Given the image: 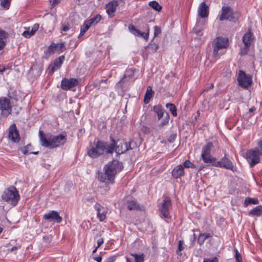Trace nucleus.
Masks as SVG:
<instances>
[{"label": "nucleus", "mask_w": 262, "mask_h": 262, "mask_svg": "<svg viewBox=\"0 0 262 262\" xmlns=\"http://www.w3.org/2000/svg\"><path fill=\"white\" fill-rule=\"evenodd\" d=\"M111 143L103 142L98 140L94 141L90 145V148L88 150V155L93 159L98 158L101 155L106 154H112L114 152L115 147V140L110 137Z\"/></svg>", "instance_id": "obj_1"}, {"label": "nucleus", "mask_w": 262, "mask_h": 262, "mask_svg": "<svg viewBox=\"0 0 262 262\" xmlns=\"http://www.w3.org/2000/svg\"><path fill=\"white\" fill-rule=\"evenodd\" d=\"M122 163L114 160L105 165L103 168L104 172L98 173V179L102 182L113 184L117 172L122 170Z\"/></svg>", "instance_id": "obj_2"}, {"label": "nucleus", "mask_w": 262, "mask_h": 262, "mask_svg": "<svg viewBox=\"0 0 262 262\" xmlns=\"http://www.w3.org/2000/svg\"><path fill=\"white\" fill-rule=\"evenodd\" d=\"M39 137L40 144L45 147L53 149L63 145L67 142V134L62 132L57 136L51 134L45 135L42 131L39 130Z\"/></svg>", "instance_id": "obj_3"}, {"label": "nucleus", "mask_w": 262, "mask_h": 262, "mask_svg": "<svg viewBox=\"0 0 262 262\" xmlns=\"http://www.w3.org/2000/svg\"><path fill=\"white\" fill-rule=\"evenodd\" d=\"M1 198L3 201L15 206L19 200V195L16 188L12 186L4 191Z\"/></svg>", "instance_id": "obj_4"}, {"label": "nucleus", "mask_w": 262, "mask_h": 262, "mask_svg": "<svg viewBox=\"0 0 262 262\" xmlns=\"http://www.w3.org/2000/svg\"><path fill=\"white\" fill-rule=\"evenodd\" d=\"M216 143L217 141L215 140L209 142L202 147L201 158L204 163L211 164L213 161H214L215 158L211 155V152Z\"/></svg>", "instance_id": "obj_5"}, {"label": "nucleus", "mask_w": 262, "mask_h": 262, "mask_svg": "<svg viewBox=\"0 0 262 262\" xmlns=\"http://www.w3.org/2000/svg\"><path fill=\"white\" fill-rule=\"evenodd\" d=\"M228 39L222 37H217L212 42L213 57L218 59L223 54L219 51L222 49H226L228 46Z\"/></svg>", "instance_id": "obj_6"}, {"label": "nucleus", "mask_w": 262, "mask_h": 262, "mask_svg": "<svg viewBox=\"0 0 262 262\" xmlns=\"http://www.w3.org/2000/svg\"><path fill=\"white\" fill-rule=\"evenodd\" d=\"M240 17V13L236 11H234L233 9L229 6H224L222 9V13L220 17V20H229L233 22H236Z\"/></svg>", "instance_id": "obj_7"}, {"label": "nucleus", "mask_w": 262, "mask_h": 262, "mask_svg": "<svg viewBox=\"0 0 262 262\" xmlns=\"http://www.w3.org/2000/svg\"><path fill=\"white\" fill-rule=\"evenodd\" d=\"M115 147L114 151L117 155L125 153L127 151L132 149L135 147L136 143L133 141L127 142L126 140H118L117 142L115 141Z\"/></svg>", "instance_id": "obj_8"}, {"label": "nucleus", "mask_w": 262, "mask_h": 262, "mask_svg": "<svg viewBox=\"0 0 262 262\" xmlns=\"http://www.w3.org/2000/svg\"><path fill=\"white\" fill-rule=\"evenodd\" d=\"M171 207V200L168 196L164 197L162 202L159 205L160 215L166 221L171 219V216L169 213V209Z\"/></svg>", "instance_id": "obj_9"}, {"label": "nucleus", "mask_w": 262, "mask_h": 262, "mask_svg": "<svg viewBox=\"0 0 262 262\" xmlns=\"http://www.w3.org/2000/svg\"><path fill=\"white\" fill-rule=\"evenodd\" d=\"M259 149L255 147L248 150L246 153V159L249 164L250 167H253L256 164L260 162L261 156Z\"/></svg>", "instance_id": "obj_10"}, {"label": "nucleus", "mask_w": 262, "mask_h": 262, "mask_svg": "<svg viewBox=\"0 0 262 262\" xmlns=\"http://www.w3.org/2000/svg\"><path fill=\"white\" fill-rule=\"evenodd\" d=\"M211 164L213 166L224 168L232 171L236 170V167L234 166L231 161L226 157V155L219 161H217L216 158L214 159V161H213Z\"/></svg>", "instance_id": "obj_11"}, {"label": "nucleus", "mask_w": 262, "mask_h": 262, "mask_svg": "<svg viewBox=\"0 0 262 262\" xmlns=\"http://www.w3.org/2000/svg\"><path fill=\"white\" fill-rule=\"evenodd\" d=\"M254 36L250 29L245 33L242 37V40L244 44V47L241 49L240 54L245 55L248 53L251 43L254 40Z\"/></svg>", "instance_id": "obj_12"}, {"label": "nucleus", "mask_w": 262, "mask_h": 262, "mask_svg": "<svg viewBox=\"0 0 262 262\" xmlns=\"http://www.w3.org/2000/svg\"><path fill=\"white\" fill-rule=\"evenodd\" d=\"M237 81L238 85L244 89H247L250 86L252 83V77L247 74L244 71L239 70L237 77Z\"/></svg>", "instance_id": "obj_13"}, {"label": "nucleus", "mask_w": 262, "mask_h": 262, "mask_svg": "<svg viewBox=\"0 0 262 262\" xmlns=\"http://www.w3.org/2000/svg\"><path fill=\"white\" fill-rule=\"evenodd\" d=\"M0 110L1 115L5 117H7L11 114L12 107L9 99L7 98H0Z\"/></svg>", "instance_id": "obj_14"}, {"label": "nucleus", "mask_w": 262, "mask_h": 262, "mask_svg": "<svg viewBox=\"0 0 262 262\" xmlns=\"http://www.w3.org/2000/svg\"><path fill=\"white\" fill-rule=\"evenodd\" d=\"M78 80L76 78L67 79L64 78L61 82V88L64 90H69L78 84Z\"/></svg>", "instance_id": "obj_15"}, {"label": "nucleus", "mask_w": 262, "mask_h": 262, "mask_svg": "<svg viewBox=\"0 0 262 262\" xmlns=\"http://www.w3.org/2000/svg\"><path fill=\"white\" fill-rule=\"evenodd\" d=\"M8 138L13 143L19 142L20 136L15 124H13L9 127Z\"/></svg>", "instance_id": "obj_16"}, {"label": "nucleus", "mask_w": 262, "mask_h": 262, "mask_svg": "<svg viewBox=\"0 0 262 262\" xmlns=\"http://www.w3.org/2000/svg\"><path fill=\"white\" fill-rule=\"evenodd\" d=\"M146 27L147 29L146 32H141L139 30L136 29L135 27L132 24L128 26V29L129 31L134 35L137 36H140L141 37L147 40L148 38L149 34V29L148 25L146 24Z\"/></svg>", "instance_id": "obj_17"}, {"label": "nucleus", "mask_w": 262, "mask_h": 262, "mask_svg": "<svg viewBox=\"0 0 262 262\" xmlns=\"http://www.w3.org/2000/svg\"><path fill=\"white\" fill-rule=\"evenodd\" d=\"M43 219L49 222H53L57 223H60L62 220V217L60 216L59 213L56 211H51L45 214L43 216Z\"/></svg>", "instance_id": "obj_18"}, {"label": "nucleus", "mask_w": 262, "mask_h": 262, "mask_svg": "<svg viewBox=\"0 0 262 262\" xmlns=\"http://www.w3.org/2000/svg\"><path fill=\"white\" fill-rule=\"evenodd\" d=\"M64 58V56L62 55L55 60L48 68L49 74L52 75L55 71L59 69L61 66Z\"/></svg>", "instance_id": "obj_19"}, {"label": "nucleus", "mask_w": 262, "mask_h": 262, "mask_svg": "<svg viewBox=\"0 0 262 262\" xmlns=\"http://www.w3.org/2000/svg\"><path fill=\"white\" fill-rule=\"evenodd\" d=\"M118 6L117 1L113 0L105 5V9L107 14L111 17L114 16L116 8Z\"/></svg>", "instance_id": "obj_20"}, {"label": "nucleus", "mask_w": 262, "mask_h": 262, "mask_svg": "<svg viewBox=\"0 0 262 262\" xmlns=\"http://www.w3.org/2000/svg\"><path fill=\"white\" fill-rule=\"evenodd\" d=\"M95 208L97 211V217L99 219L100 222L103 221L106 218V214L107 211L100 204H96L95 205Z\"/></svg>", "instance_id": "obj_21"}, {"label": "nucleus", "mask_w": 262, "mask_h": 262, "mask_svg": "<svg viewBox=\"0 0 262 262\" xmlns=\"http://www.w3.org/2000/svg\"><path fill=\"white\" fill-rule=\"evenodd\" d=\"M135 73V70L132 69H127L126 70L125 73L123 77L118 82V86H121L122 84L124 83L128 79L133 77Z\"/></svg>", "instance_id": "obj_22"}, {"label": "nucleus", "mask_w": 262, "mask_h": 262, "mask_svg": "<svg viewBox=\"0 0 262 262\" xmlns=\"http://www.w3.org/2000/svg\"><path fill=\"white\" fill-rule=\"evenodd\" d=\"M184 174V167L182 165L177 166L172 171V176L175 179H178Z\"/></svg>", "instance_id": "obj_23"}, {"label": "nucleus", "mask_w": 262, "mask_h": 262, "mask_svg": "<svg viewBox=\"0 0 262 262\" xmlns=\"http://www.w3.org/2000/svg\"><path fill=\"white\" fill-rule=\"evenodd\" d=\"M198 12L202 18L206 17L208 15V7L204 2L201 3L199 7Z\"/></svg>", "instance_id": "obj_24"}, {"label": "nucleus", "mask_w": 262, "mask_h": 262, "mask_svg": "<svg viewBox=\"0 0 262 262\" xmlns=\"http://www.w3.org/2000/svg\"><path fill=\"white\" fill-rule=\"evenodd\" d=\"M154 92L152 90V88L148 86L147 88L146 92L145 94L144 101L145 104L149 103L150 99L153 97Z\"/></svg>", "instance_id": "obj_25"}, {"label": "nucleus", "mask_w": 262, "mask_h": 262, "mask_svg": "<svg viewBox=\"0 0 262 262\" xmlns=\"http://www.w3.org/2000/svg\"><path fill=\"white\" fill-rule=\"evenodd\" d=\"M8 36V33L4 30L0 29V50L4 49L5 47L6 42L4 39L7 38Z\"/></svg>", "instance_id": "obj_26"}, {"label": "nucleus", "mask_w": 262, "mask_h": 262, "mask_svg": "<svg viewBox=\"0 0 262 262\" xmlns=\"http://www.w3.org/2000/svg\"><path fill=\"white\" fill-rule=\"evenodd\" d=\"M127 209L129 210H141L140 205L135 201H130L127 202Z\"/></svg>", "instance_id": "obj_27"}, {"label": "nucleus", "mask_w": 262, "mask_h": 262, "mask_svg": "<svg viewBox=\"0 0 262 262\" xmlns=\"http://www.w3.org/2000/svg\"><path fill=\"white\" fill-rule=\"evenodd\" d=\"M153 111L155 112L159 120L161 119L164 115V110L162 108L160 105H156L153 107Z\"/></svg>", "instance_id": "obj_28"}, {"label": "nucleus", "mask_w": 262, "mask_h": 262, "mask_svg": "<svg viewBox=\"0 0 262 262\" xmlns=\"http://www.w3.org/2000/svg\"><path fill=\"white\" fill-rule=\"evenodd\" d=\"M91 26L90 24L87 20H85L84 24L81 27L80 33L78 36V38L83 36Z\"/></svg>", "instance_id": "obj_29"}, {"label": "nucleus", "mask_w": 262, "mask_h": 262, "mask_svg": "<svg viewBox=\"0 0 262 262\" xmlns=\"http://www.w3.org/2000/svg\"><path fill=\"white\" fill-rule=\"evenodd\" d=\"M58 47L59 46L58 44L54 42L52 43L48 47V50L45 52L46 54H51L55 53V51H58L57 49Z\"/></svg>", "instance_id": "obj_30"}, {"label": "nucleus", "mask_w": 262, "mask_h": 262, "mask_svg": "<svg viewBox=\"0 0 262 262\" xmlns=\"http://www.w3.org/2000/svg\"><path fill=\"white\" fill-rule=\"evenodd\" d=\"M249 214L252 215H260L262 214V206H258L252 209Z\"/></svg>", "instance_id": "obj_31"}, {"label": "nucleus", "mask_w": 262, "mask_h": 262, "mask_svg": "<svg viewBox=\"0 0 262 262\" xmlns=\"http://www.w3.org/2000/svg\"><path fill=\"white\" fill-rule=\"evenodd\" d=\"M130 255L134 257L135 262H144V255L143 253L139 255L136 253H130Z\"/></svg>", "instance_id": "obj_32"}, {"label": "nucleus", "mask_w": 262, "mask_h": 262, "mask_svg": "<svg viewBox=\"0 0 262 262\" xmlns=\"http://www.w3.org/2000/svg\"><path fill=\"white\" fill-rule=\"evenodd\" d=\"M149 6L154 10L159 12L162 9V7L156 1H151L149 3Z\"/></svg>", "instance_id": "obj_33"}, {"label": "nucleus", "mask_w": 262, "mask_h": 262, "mask_svg": "<svg viewBox=\"0 0 262 262\" xmlns=\"http://www.w3.org/2000/svg\"><path fill=\"white\" fill-rule=\"evenodd\" d=\"M166 106L167 108H169L173 116L176 117L177 116V108L173 104L167 103Z\"/></svg>", "instance_id": "obj_34"}, {"label": "nucleus", "mask_w": 262, "mask_h": 262, "mask_svg": "<svg viewBox=\"0 0 262 262\" xmlns=\"http://www.w3.org/2000/svg\"><path fill=\"white\" fill-rule=\"evenodd\" d=\"M259 201L256 198H247L245 200L244 204L245 206H247L249 204H258Z\"/></svg>", "instance_id": "obj_35"}, {"label": "nucleus", "mask_w": 262, "mask_h": 262, "mask_svg": "<svg viewBox=\"0 0 262 262\" xmlns=\"http://www.w3.org/2000/svg\"><path fill=\"white\" fill-rule=\"evenodd\" d=\"M32 148V145L30 144H29L27 145L24 146L23 148H21V150L22 151L24 155H26L28 154H31Z\"/></svg>", "instance_id": "obj_36"}, {"label": "nucleus", "mask_w": 262, "mask_h": 262, "mask_svg": "<svg viewBox=\"0 0 262 262\" xmlns=\"http://www.w3.org/2000/svg\"><path fill=\"white\" fill-rule=\"evenodd\" d=\"M101 19V16L99 14H98L95 17L92 18L87 21L92 26L94 23H96V24L98 23L99 21H100Z\"/></svg>", "instance_id": "obj_37"}, {"label": "nucleus", "mask_w": 262, "mask_h": 262, "mask_svg": "<svg viewBox=\"0 0 262 262\" xmlns=\"http://www.w3.org/2000/svg\"><path fill=\"white\" fill-rule=\"evenodd\" d=\"M147 48L149 50H151L152 53H155L159 49V46L157 43H150L149 44Z\"/></svg>", "instance_id": "obj_38"}, {"label": "nucleus", "mask_w": 262, "mask_h": 262, "mask_svg": "<svg viewBox=\"0 0 262 262\" xmlns=\"http://www.w3.org/2000/svg\"><path fill=\"white\" fill-rule=\"evenodd\" d=\"M184 241H179L178 243V247L177 250V254L179 255H181V251L184 250Z\"/></svg>", "instance_id": "obj_39"}, {"label": "nucleus", "mask_w": 262, "mask_h": 262, "mask_svg": "<svg viewBox=\"0 0 262 262\" xmlns=\"http://www.w3.org/2000/svg\"><path fill=\"white\" fill-rule=\"evenodd\" d=\"M183 167L185 168H195V165L192 163L190 160H186L185 161V162L183 163Z\"/></svg>", "instance_id": "obj_40"}, {"label": "nucleus", "mask_w": 262, "mask_h": 262, "mask_svg": "<svg viewBox=\"0 0 262 262\" xmlns=\"http://www.w3.org/2000/svg\"><path fill=\"white\" fill-rule=\"evenodd\" d=\"M169 122V115L168 114H166V117L162 120L159 126L161 127H163L168 123Z\"/></svg>", "instance_id": "obj_41"}, {"label": "nucleus", "mask_w": 262, "mask_h": 262, "mask_svg": "<svg viewBox=\"0 0 262 262\" xmlns=\"http://www.w3.org/2000/svg\"><path fill=\"white\" fill-rule=\"evenodd\" d=\"M36 71L37 72V76H38L40 74V72L39 70H38L37 69H35V67H31L29 71V73L31 75H33L34 73V72Z\"/></svg>", "instance_id": "obj_42"}, {"label": "nucleus", "mask_w": 262, "mask_h": 262, "mask_svg": "<svg viewBox=\"0 0 262 262\" xmlns=\"http://www.w3.org/2000/svg\"><path fill=\"white\" fill-rule=\"evenodd\" d=\"M192 32L194 33L198 36H202L203 35L202 30L200 28H198L196 27H195L193 29Z\"/></svg>", "instance_id": "obj_43"}, {"label": "nucleus", "mask_w": 262, "mask_h": 262, "mask_svg": "<svg viewBox=\"0 0 262 262\" xmlns=\"http://www.w3.org/2000/svg\"><path fill=\"white\" fill-rule=\"evenodd\" d=\"M1 5L2 7L8 9L10 6V2L9 0H2Z\"/></svg>", "instance_id": "obj_44"}, {"label": "nucleus", "mask_w": 262, "mask_h": 262, "mask_svg": "<svg viewBox=\"0 0 262 262\" xmlns=\"http://www.w3.org/2000/svg\"><path fill=\"white\" fill-rule=\"evenodd\" d=\"M38 28H39V25L38 24H34L31 30L30 31V34L32 35H34L35 34V33L38 29Z\"/></svg>", "instance_id": "obj_45"}, {"label": "nucleus", "mask_w": 262, "mask_h": 262, "mask_svg": "<svg viewBox=\"0 0 262 262\" xmlns=\"http://www.w3.org/2000/svg\"><path fill=\"white\" fill-rule=\"evenodd\" d=\"M206 240L205 237L202 234H200L198 237V242L200 245H202L205 241Z\"/></svg>", "instance_id": "obj_46"}, {"label": "nucleus", "mask_w": 262, "mask_h": 262, "mask_svg": "<svg viewBox=\"0 0 262 262\" xmlns=\"http://www.w3.org/2000/svg\"><path fill=\"white\" fill-rule=\"evenodd\" d=\"M161 30L160 27L155 26L154 27V36H157L161 33Z\"/></svg>", "instance_id": "obj_47"}, {"label": "nucleus", "mask_w": 262, "mask_h": 262, "mask_svg": "<svg viewBox=\"0 0 262 262\" xmlns=\"http://www.w3.org/2000/svg\"><path fill=\"white\" fill-rule=\"evenodd\" d=\"M235 259H236L235 262H241L242 261L241 255L237 250H236V251H235Z\"/></svg>", "instance_id": "obj_48"}, {"label": "nucleus", "mask_w": 262, "mask_h": 262, "mask_svg": "<svg viewBox=\"0 0 262 262\" xmlns=\"http://www.w3.org/2000/svg\"><path fill=\"white\" fill-rule=\"evenodd\" d=\"M203 262H218V259L216 257H213L212 259L204 258Z\"/></svg>", "instance_id": "obj_49"}, {"label": "nucleus", "mask_w": 262, "mask_h": 262, "mask_svg": "<svg viewBox=\"0 0 262 262\" xmlns=\"http://www.w3.org/2000/svg\"><path fill=\"white\" fill-rule=\"evenodd\" d=\"M176 134H172V135H171L168 139V141L170 142V143H172L174 142V141L176 139Z\"/></svg>", "instance_id": "obj_50"}, {"label": "nucleus", "mask_w": 262, "mask_h": 262, "mask_svg": "<svg viewBox=\"0 0 262 262\" xmlns=\"http://www.w3.org/2000/svg\"><path fill=\"white\" fill-rule=\"evenodd\" d=\"M58 45L59 46V47L57 49L58 52H62L63 51V49H65V45L63 42L60 43Z\"/></svg>", "instance_id": "obj_51"}, {"label": "nucleus", "mask_w": 262, "mask_h": 262, "mask_svg": "<svg viewBox=\"0 0 262 262\" xmlns=\"http://www.w3.org/2000/svg\"><path fill=\"white\" fill-rule=\"evenodd\" d=\"M141 130L142 132H143L145 134H148L150 132L149 128H148L147 126H143Z\"/></svg>", "instance_id": "obj_52"}, {"label": "nucleus", "mask_w": 262, "mask_h": 262, "mask_svg": "<svg viewBox=\"0 0 262 262\" xmlns=\"http://www.w3.org/2000/svg\"><path fill=\"white\" fill-rule=\"evenodd\" d=\"M30 31H25L23 33L22 35H23L24 37H25L26 38H29V37H30L31 36H32V35H30Z\"/></svg>", "instance_id": "obj_53"}, {"label": "nucleus", "mask_w": 262, "mask_h": 262, "mask_svg": "<svg viewBox=\"0 0 262 262\" xmlns=\"http://www.w3.org/2000/svg\"><path fill=\"white\" fill-rule=\"evenodd\" d=\"M20 248V245L19 244H15L14 246H12V247L10 249V251L11 252H12L14 250H17L18 249Z\"/></svg>", "instance_id": "obj_54"}, {"label": "nucleus", "mask_w": 262, "mask_h": 262, "mask_svg": "<svg viewBox=\"0 0 262 262\" xmlns=\"http://www.w3.org/2000/svg\"><path fill=\"white\" fill-rule=\"evenodd\" d=\"M258 149L259 148L260 149V154L261 155H262V140H260L258 141Z\"/></svg>", "instance_id": "obj_55"}, {"label": "nucleus", "mask_w": 262, "mask_h": 262, "mask_svg": "<svg viewBox=\"0 0 262 262\" xmlns=\"http://www.w3.org/2000/svg\"><path fill=\"white\" fill-rule=\"evenodd\" d=\"M103 243V239L101 238L97 241V246L98 248Z\"/></svg>", "instance_id": "obj_56"}, {"label": "nucleus", "mask_w": 262, "mask_h": 262, "mask_svg": "<svg viewBox=\"0 0 262 262\" xmlns=\"http://www.w3.org/2000/svg\"><path fill=\"white\" fill-rule=\"evenodd\" d=\"M116 257L115 256H112L108 258L106 262H114L115 261Z\"/></svg>", "instance_id": "obj_57"}, {"label": "nucleus", "mask_w": 262, "mask_h": 262, "mask_svg": "<svg viewBox=\"0 0 262 262\" xmlns=\"http://www.w3.org/2000/svg\"><path fill=\"white\" fill-rule=\"evenodd\" d=\"M50 3H52V5L54 6L57 4H58L60 1L59 0H50Z\"/></svg>", "instance_id": "obj_58"}, {"label": "nucleus", "mask_w": 262, "mask_h": 262, "mask_svg": "<svg viewBox=\"0 0 262 262\" xmlns=\"http://www.w3.org/2000/svg\"><path fill=\"white\" fill-rule=\"evenodd\" d=\"M15 244H17L16 243V240H11L8 244V245H11V246H14Z\"/></svg>", "instance_id": "obj_59"}, {"label": "nucleus", "mask_w": 262, "mask_h": 262, "mask_svg": "<svg viewBox=\"0 0 262 262\" xmlns=\"http://www.w3.org/2000/svg\"><path fill=\"white\" fill-rule=\"evenodd\" d=\"M62 30L63 31H67L68 30H69V26L68 25H65V26H63Z\"/></svg>", "instance_id": "obj_60"}, {"label": "nucleus", "mask_w": 262, "mask_h": 262, "mask_svg": "<svg viewBox=\"0 0 262 262\" xmlns=\"http://www.w3.org/2000/svg\"><path fill=\"white\" fill-rule=\"evenodd\" d=\"M94 259H95L97 262H101V260H102V257H101V256L96 257L94 258Z\"/></svg>", "instance_id": "obj_61"}, {"label": "nucleus", "mask_w": 262, "mask_h": 262, "mask_svg": "<svg viewBox=\"0 0 262 262\" xmlns=\"http://www.w3.org/2000/svg\"><path fill=\"white\" fill-rule=\"evenodd\" d=\"M202 234L204 235V237H205L206 239L211 236L210 234L208 233H204Z\"/></svg>", "instance_id": "obj_62"}, {"label": "nucleus", "mask_w": 262, "mask_h": 262, "mask_svg": "<svg viewBox=\"0 0 262 262\" xmlns=\"http://www.w3.org/2000/svg\"><path fill=\"white\" fill-rule=\"evenodd\" d=\"M5 70H6L5 68L0 67V73L2 74L4 73V72L5 71Z\"/></svg>", "instance_id": "obj_63"}, {"label": "nucleus", "mask_w": 262, "mask_h": 262, "mask_svg": "<svg viewBox=\"0 0 262 262\" xmlns=\"http://www.w3.org/2000/svg\"><path fill=\"white\" fill-rule=\"evenodd\" d=\"M126 262H134L133 261L131 260L129 258L126 257Z\"/></svg>", "instance_id": "obj_64"}]
</instances>
